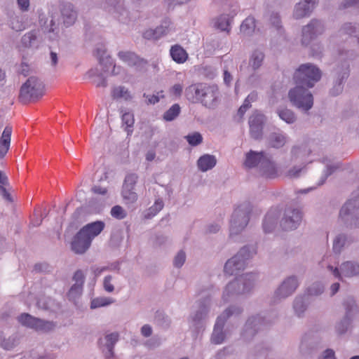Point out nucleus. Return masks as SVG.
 I'll use <instances>...</instances> for the list:
<instances>
[{
	"label": "nucleus",
	"instance_id": "obj_1",
	"mask_svg": "<svg viewBox=\"0 0 359 359\" xmlns=\"http://www.w3.org/2000/svg\"><path fill=\"white\" fill-rule=\"evenodd\" d=\"M321 78L320 70L312 64H304L295 71L293 76L296 86L289 91L290 102L296 107L309 111L313 104V97L308 89L314 86Z\"/></svg>",
	"mask_w": 359,
	"mask_h": 359
},
{
	"label": "nucleus",
	"instance_id": "obj_2",
	"mask_svg": "<svg viewBox=\"0 0 359 359\" xmlns=\"http://www.w3.org/2000/svg\"><path fill=\"white\" fill-rule=\"evenodd\" d=\"M186 97L191 102H201L205 107H214L219 97V90L216 86L205 83H195L185 90Z\"/></svg>",
	"mask_w": 359,
	"mask_h": 359
},
{
	"label": "nucleus",
	"instance_id": "obj_3",
	"mask_svg": "<svg viewBox=\"0 0 359 359\" xmlns=\"http://www.w3.org/2000/svg\"><path fill=\"white\" fill-rule=\"evenodd\" d=\"M44 95V85L37 77H29L20 88L19 100L22 103L35 102Z\"/></svg>",
	"mask_w": 359,
	"mask_h": 359
},
{
	"label": "nucleus",
	"instance_id": "obj_4",
	"mask_svg": "<svg viewBox=\"0 0 359 359\" xmlns=\"http://www.w3.org/2000/svg\"><path fill=\"white\" fill-rule=\"evenodd\" d=\"M252 211L249 203H244L233 211L230 224V235L236 234L244 229L249 222V215Z\"/></svg>",
	"mask_w": 359,
	"mask_h": 359
},
{
	"label": "nucleus",
	"instance_id": "obj_5",
	"mask_svg": "<svg viewBox=\"0 0 359 359\" xmlns=\"http://www.w3.org/2000/svg\"><path fill=\"white\" fill-rule=\"evenodd\" d=\"M19 322L25 326L32 328L38 332H48L54 330L55 324L52 321L43 320L32 316L28 313H22L18 317Z\"/></svg>",
	"mask_w": 359,
	"mask_h": 359
},
{
	"label": "nucleus",
	"instance_id": "obj_6",
	"mask_svg": "<svg viewBox=\"0 0 359 359\" xmlns=\"http://www.w3.org/2000/svg\"><path fill=\"white\" fill-rule=\"evenodd\" d=\"M248 248H243L239 252L224 265V272L229 275H237L238 271L245 268V260L250 258Z\"/></svg>",
	"mask_w": 359,
	"mask_h": 359
},
{
	"label": "nucleus",
	"instance_id": "obj_7",
	"mask_svg": "<svg viewBox=\"0 0 359 359\" xmlns=\"http://www.w3.org/2000/svg\"><path fill=\"white\" fill-rule=\"evenodd\" d=\"M241 311L238 308H234L233 311L232 310V308H229L224 312V313L217 318L211 337V341L213 344H219L223 342L224 339V334L222 332V327L225 320L233 313H239Z\"/></svg>",
	"mask_w": 359,
	"mask_h": 359
},
{
	"label": "nucleus",
	"instance_id": "obj_8",
	"mask_svg": "<svg viewBox=\"0 0 359 359\" xmlns=\"http://www.w3.org/2000/svg\"><path fill=\"white\" fill-rule=\"evenodd\" d=\"M324 31L325 27L320 21L312 20L302 29V44L307 45L312 39L322 34Z\"/></svg>",
	"mask_w": 359,
	"mask_h": 359
},
{
	"label": "nucleus",
	"instance_id": "obj_9",
	"mask_svg": "<svg viewBox=\"0 0 359 359\" xmlns=\"http://www.w3.org/2000/svg\"><path fill=\"white\" fill-rule=\"evenodd\" d=\"M302 215L299 210L291 208H287L281 221V226L285 230L295 229L302 221Z\"/></svg>",
	"mask_w": 359,
	"mask_h": 359
},
{
	"label": "nucleus",
	"instance_id": "obj_10",
	"mask_svg": "<svg viewBox=\"0 0 359 359\" xmlns=\"http://www.w3.org/2000/svg\"><path fill=\"white\" fill-rule=\"evenodd\" d=\"M105 224L102 221H96L83 226L80 230V235H83L91 243L93 239L97 236L104 229Z\"/></svg>",
	"mask_w": 359,
	"mask_h": 359
},
{
	"label": "nucleus",
	"instance_id": "obj_11",
	"mask_svg": "<svg viewBox=\"0 0 359 359\" xmlns=\"http://www.w3.org/2000/svg\"><path fill=\"white\" fill-rule=\"evenodd\" d=\"M349 215H353L355 226L359 227V198L348 200L341 208L339 212L341 219Z\"/></svg>",
	"mask_w": 359,
	"mask_h": 359
},
{
	"label": "nucleus",
	"instance_id": "obj_12",
	"mask_svg": "<svg viewBox=\"0 0 359 359\" xmlns=\"http://www.w3.org/2000/svg\"><path fill=\"white\" fill-rule=\"evenodd\" d=\"M118 56L123 62L129 66L136 67L139 69H144L147 65V61L143 58H140L135 53L130 51H120Z\"/></svg>",
	"mask_w": 359,
	"mask_h": 359
},
{
	"label": "nucleus",
	"instance_id": "obj_13",
	"mask_svg": "<svg viewBox=\"0 0 359 359\" xmlns=\"http://www.w3.org/2000/svg\"><path fill=\"white\" fill-rule=\"evenodd\" d=\"M264 116L259 113H254L249 118L250 135L254 139H259L262 135Z\"/></svg>",
	"mask_w": 359,
	"mask_h": 359
},
{
	"label": "nucleus",
	"instance_id": "obj_14",
	"mask_svg": "<svg viewBox=\"0 0 359 359\" xmlns=\"http://www.w3.org/2000/svg\"><path fill=\"white\" fill-rule=\"evenodd\" d=\"M297 278L295 277H290L278 289L276 295L280 298L287 297L297 289Z\"/></svg>",
	"mask_w": 359,
	"mask_h": 359
},
{
	"label": "nucleus",
	"instance_id": "obj_15",
	"mask_svg": "<svg viewBox=\"0 0 359 359\" xmlns=\"http://www.w3.org/2000/svg\"><path fill=\"white\" fill-rule=\"evenodd\" d=\"M91 243L79 231L72 242V250L77 254L84 253L90 246Z\"/></svg>",
	"mask_w": 359,
	"mask_h": 359
},
{
	"label": "nucleus",
	"instance_id": "obj_16",
	"mask_svg": "<svg viewBox=\"0 0 359 359\" xmlns=\"http://www.w3.org/2000/svg\"><path fill=\"white\" fill-rule=\"evenodd\" d=\"M172 29V23L170 21L164 22V25L157 27L154 30H148L144 33V38L157 39L170 33Z\"/></svg>",
	"mask_w": 359,
	"mask_h": 359
},
{
	"label": "nucleus",
	"instance_id": "obj_17",
	"mask_svg": "<svg viewBox=\"0 0 359 359\" xmlns=\"http://www.w3.org/2000/svg\"><path fill=\"white\" fill-rule=\"evenodd\" d=\"M12 127H5L0 138V158H4L9 150L12 134Z\"/></svg>",
	"mask_w": 359,
	"mask_h": 359
},
{
	"label": "nucleus",
	"instance_id": "obj_18",
	"mask_svg": "<svg viewBox=\"0 0 359 359\" xmlns=\"http://www.w3.org/2000/svg\"><path fill=\"white\" fill-rule=\"evenodd\" d=\"M170 55L172 59L177 64H184L189 58V54L187 50L178 44L171 46Z\"/></svg>",
	"mask_w": 359,
	"mask_h": 359
},
{
	"label": "nucleus",
	"instance_id": "obj_19",
	"mask_svg": "<svg viewBox=\"0 0 359 359\" xmlns=\"http://www.w3.org/2000/svg\"><path fill=\"white\" fill-rule=\"evenodd\" d=\"M266 156L264 152H255L250 151L246 154V158L244 165L247 168H253L257 165L261 167V163L266 159Z\"/></svg>",
	"mask_w": 359,
	"mask_h": 359
},
{
	"label": "nucleus",
	"instance_id": "obj_20",
	"mask_svg": "<svg viewBox=\"0 0 359 359\" xmlns=\"http://www.w3.org/2000/svg\"><path fill=\"white\" fill-rule=\"evenodd\" d=\"M73 280L75 283L71 287L69 291V297H74L81 293L84 283L85 276L81 270H77L74 275Z\"/></svg>",
	"mask_w": 359,
	"mask_h": 359
},
{
	"label": "nucleus",
	"instance_id": "obj_21",
	"mask_svg": "<svg viewBox=\"0 0 359 359\" xmlns=\"http://www.w3.org/2000/svg\"><path fill=\"white\" fill-rule=\"evenodd\" d=\"M259 169L262 175L266 178H273L277 175V169L274 163L267 156L266 159H264V161H262Z\"/></svg>",
	"mask_w": 359,
	"mask_h": 359
},
{
	"label": "nucleus",
	"instance_id": "obj_22",
	"mask_svg": "<svg viewBox=\"0 0 359 359\" xmlns=\"http://www.w3.org/2000/svg\"><path fill=\"white\" fill-rule=\"evenodd\" d=\"M279 215V211L276 208L271 209L267 212L263 222V228L266 233L270 232L274 227Z\"/></svg>",
	"mask_w": 359,
	"mask_h": 359
},
{
	"label": "nucleus",
	"instance_id": "obj_23",
	"mask_svg": "<svg viewBox=\"0 0 359 359\" xmlns=\"http://www.w3.org/2000/svg\"><path fill=\"white\" fill-rule=\"evenodd\" d=\"M64 23L69 26L74 23L76 19V12L74 10L73 5L65 4L61 9Z\"/></svg>",
	"mask_w": 359,
	"mask_h": 359
},
{
	"label": "nucleus",
	"instance_id": "obj_24",
	"mask_svg": "<svg viewBox=\"0 0 359 359\" xmlns=\"http://www.w3.org/2000/svg\"><path fill=\"white\" fill-rule=\"evenodd\" d=\"M216 158L214 156L205 154L198 160V167L200 170L205 172L212 169L216 164Z\"/></svg>",
	"mask_w": 359,
	"mask_h": 359
},
{
	"label": "nucleus",
	"instance_id": "obj_25",
	"mask_svg": "<svg viewBox=\"0 0 359 359\" xmlns=\"http://www.w3.org/2000/svg\"><path fill=\"white\" fill-rule=\"evenodd\" d=\"M111 97L114 100L123 99L130 100L132 98L130 92L124 86H116L111 90Z\"/></svg>",
	"mask_w": 359,
	"mask_h": 359
},
{
	"label": "nucleus",
	"instance_id": "obj_26",
	"mask_svg": "<svg viewBox=\"0 0 359 359\" xmlns=\"http://www.w3.org/2000/svg\"><path fill=\"white\" fill-rule=\"evenodd\" d=\"M341 271L344 276H353L359 274V265L351 262H346L341 265Z\"/></svg>",
	"mask_w": 359,
	"mask_h": 359
},
{
	"label": "nucleus",
	"instance_id": "obj_27",
	"mask_svg": "<svg viewBox=\"0 0 359 359\" xmlns=\"http://www.w3.org/2000/svg\"><path fill=\"white\" fill-rule=\"evenodd\" d=\"M255 20L254 18H247L241 25V32L245 34H250L255 31Z\"/></svg>",
	"mask_w": 359,
	"mask_h": 359
},
{
	"label": "nucleus",
	"instance_id": "obj_28",
	"mask_svg": "<svg viewBox=\"0 0 359 359\" xmlns=\"http://www.w3.org/2000/svg\"><path fill=\"white\" fill-rule=\"evenodd\" d=\"M311 11V6H306L303 4L299 3L295 7L294 17L296 19L302 18L309 15Z\"/></svg>",
	"mask_w": 359,
	"mask_h": 359
},
{
	"label": "nucleus",
	"instance_id": "obj_29",
	"mask_svg": "<svg viewBox=\"0 0 359 359\" xmlns=\"http://www.w3.org/2000/svg\"><path fill=\"white\" fill-rule=\"evenodd\" d=\"M37 39L36 33L35 31H31L25 34L21 39V43L25 48L32 47L36 42Z\"/></svg>",
	"mask_w": 359,
	"mask_h": 359
},
{
	"label": "nucleus",
	"instance_id": "obj_30",
	"mask_svg": "<svg viewBox=\"0 0 359 359\" xmlns=\"http://www.w3.org/2000/svg\"><path fill=\"white\" fill-rule=\"evenodd\" d=\"M114 300L109 297H100L93 299L91 301L90 308L96 309L102 306H106L112 304Z\"/></svg>",
	"mask_w": 359,
	"mask_h": 359
},
{
	"label": "nucleus",
	"instance_id": "obj_31",
	"mask_svg": "<svg viewBox=\"0 0 359 359\" xmlns=\"http://www.w3.org/2000/svg\"><path fill=\"white\" fill-rule=\"evenodd\" d=\"M133 189L129 187L122 189V196L127 203H133L137 200V195Z\"/></svg>",
	"mask_w": 359,
	"mask_h": 359
},
{
	"label": "nucleus",
	"instance_id": "obj_32",
	"mask_svg": "<svg viewBox=\"0 0 359 359\" xmlns=\"http://www.w3.org/2000/svg\"><path fill=\"white\" fill-rule=\"evenodd\" d=\"M180 112V105L178 104H175L164 113L163 118L168 121H172L179 115Z\"/></svg>",
	"mask_w": 359,
	"mask_h": 359
},
{
	"label": "nucleus",
	"instance_id": "obj_33",
	"mask_svg": "<svg viewBox=\"0 0 359 359\" xmlns=\"http://www.w3.org/2000/svg\"><path fill=\"white\" fill-rule=\"evenodd\" d=\"M163 208V202L161 199L156 200L154 204L150 207L147 212L146 217L151 218L155 216L159 211H161Z\"/></svg>",
	"mask_w": 359,
	"mask_h": 359
},
{
	"label": "nucleus",
	"instance_id": "obj_34",
	"mask_svg": "<svg viewBox=\"0 0 359 359\" xmlns=\"http://www.w3.org/2000/svg\"><path fill=\"white\" fill-rule=\"evenodd\" d=\"M280 118L287 123H292L295 121L296 116L293 111L290 109H284L278 111Z\"/></svg>",
	"mask_w": 359,
	"mask_h": 359
},
{
	"label": "nucleus",
	"instance_id": "obj_35",
	"mask_svg": "<svg viewBox=\"0 0 359 359\" xmlns=\"http://www.w3.org/2000/svg\"><path fill=\"white\" fill-rule=\"evenodd\" d=\"M264 59V54L259 51H255L250 59V65L254 69L259 68L262 65Z\"/></svg>",
	"mask_w": 359,
	"mask_h": 359
},
{
	"label": "nucleus",
	"instance_id": "obj_36",
	"mask_svg": "<svg viewBox=\"0 0 359 359\" xmlns=\"http://www.w3.org/2000/svg\"><path fill=\"white\" fill-rule=\"evenodd\" d=\"M285 143V137L280 134H273L270 137V144L271 147L279 148Z\"/></svg>",
	"mask_w": 359,
	"mask_h": 359
},
{
	"label": "nucleus",
	"instance_id": "obj_37",
	"mask_svg": "<svg viewBox=\"0 0 359 359\" xmlns=\"http://www.w3.org/2000/svg\"><path fill=\"white\" fill-rule=\"evenodd\" d=\"M185 138L191 146H197L203 142V137L198 132L189 134L185 137Z\"/></svg>",
	"mask_w": 359,
	"mask_h": 359
},
{
	"label": "nucleus",
	"instance_id": "obj_38",
	"mask_svg": "<svg viewBox=\"0 0 359 359\" xmlns=\"http://www.w3.org/2000/svg\"><path fill=\"white\" fill-rule=\"evenodd\" d=\"M122 122L126 126L128 133L132 132L130 128H133L135 123L133 114L130 112L124 113L122 115Z\"/></svg>",
	"mask_w": 359,
	"mask_h": 359
},
{
	"label": "nucleus",
	"instance_id": "obj_39",
	"mask_svg": "<svg viewBox=\"0 0 359 359\" xmlns=\"http://www.w3.org/2000/svg\"><path fill=\"white\" fill-rule=\"evenodd\" d=\"M215 27L222 30L229 32V22L228 19L224 16L219 17L215 22Z\"/></svg>",
	"mask_w": 359,
	"mask_h": 359
},
{
	"label": "nucleus",
	"instance_id": "obj_40",
	"mask_svg": "<svg viewBox=\"0 0 359 359\" xmlns=\"http://www.w3.org/2000/svg\"><path fill=\"white\" fill-rule=\"evenodd\" d=\"M355 32H357L355 27L351 26V24H345L339 30V36L343 37L347 35L349 37H352L353 34Z\"/></svg>",
	"mask_w": 359,
	"mask_h": 359
},
{
	"label": "nucleus",
	"instance_id": "obj_41",
	"mask_svg": "<svg viewBox=\"0 0 359 359\" xmlns=\"http://www.w3.org/2000/svg\"><path fill=\"white\" fill-rule=\"evenodd\" d=\"M138 176L135 173H130L126 175L123 187L133 188L137 181Z\"/></svg>",
	"mask_w": 359,
	"mask_h": 359
},
{
	"label": "nucleus",
	"instance_id": "obj_42",
	"mask_svg": "<svg viewBox=\"0 0 359 359\" xmlns=\"http://www.w3.org/2000/svg\"><path fill=\"white\" fill-rule=\"evenodd\" d=\"M111 215L112 217L121 219L126 217L124 210L120 205H115L111 208Z\"/></svg>",
	"mask_w": 359,
	"mask_h": 359
},
{
	"label": "nucleus",
	"instance_id": "obj_43",
	"mask_svg": "<svg viewBox=\"0 0 359 359\" xmlns=\"http://www.w3.org/2000/svg\"><path fill=\"white\" fill-rule=\"evenodd\" d=\"M106 339H107V346L108 347L109 350L111 351L114 344L118 339V334L116 332H114V333L108 334L106 336Z\"/></svg>",
	"mask_w": 359,
	"mask_h": 359
},
{
	"label": "nucleus",
	"instance_id": "obj_44",
	"mask_svg": "<svg viewBox=\"0 0 359 359\" xmlns=\"http://www.w3.org/2000/svg\"><path fill=\"white\" fill-rule=\"evenodd\" d=\"M345 240L346 238L344 236H337L333 243V250L336 252H339L345 243Z\"/></svg>",
	"mask_w": 359,
	"mask_h": 359
},
{
	"label": "nucleus",
	"instance_id": "obj_45",
	"mask_svg": "<svg viewBox=\"0 0 359 359\" xmlns=\"http://www.w3.org/2000/svg\"><path fill=\"white\" fill-rule=\"evenodd\" d=\"M183 91V86L181 83L173 85L169 90V93L172 96L180 97Z\"/></svg>",
	"mask_w": 359,
	"mask_h": 359
},
{
	"label": "nucleus",
	"instance_id": "obj_46",
	"mask_svg": "<svg viewBox=\"0 0 359 359\" xmlns=\"http://www.w3.org/2000/svg\"><path fill=\"white\" fill-rule=\"evenodd\" d=\"M186 259V255L184 252L180 251L174 259V265L176 267H181Z\"/></svg>",
	"mask_w": 359,
	"mask_h": 359
},
{
	"label": "nucleus",
	"instance_id": "obj_47",
	"mask_svg": "<svg viewBox=\"0 0 359 359\" xmlns=\"http://www.w3.org/2000/svg\"><path fill=\"white\" fill-rule=\"evenodd\" d=\"M242 280L244 281V288L243 291L248 290V287L251 285L252 282L255 280V277L254 274L247 273L241 277Z\"/></svg>",
	"mask_w": 359,
	"mask_h": 359
},
{
	"label": "nucleus",
	"instance_id": "obj_48",
	"mask_svg": "<svg viewBox=\"0 0 359 359\" xmlns=\"http://www.w3.org/2000/svg\"><path fill=\"white\" fill-rule=\"evenodd\" d=\"M15 346V340L14 339H6L0 336V346L4 348L6 350H10Z\"/></svg>",
	"mask_w": 359,
	"mask_h": 359
},
{
	"label": "nucleus",
	"instance_id": "obj_49",
	"mask_svg": "<svg viewBox=\"0 0 359 359\" xmlns=\"http://www.w3.org/2000/svg\"><path fill=\"white\" fill-rule=\"evenodd\" d=\"M112 277L107 276L104 278L103 281V286L105 291L107 292H112L114 290V287L111 283Z\"/></svg>",
	"mask_w": 359,
	"mask_h": 359
},
{
	"label": "nucleus",
	"instance_id": "obj_50",
	"mask_svg": "<svg viewBox=\"0 0 359 359\" xmlns=\"http://www.w3.org/2000/svg\"><path fill=\"white\" fill-rule=\"evenodd\" d=\"M294 309L295 310V312L298 314V316H299L300 313L305 310V306L302 299H297L294 301Z\"/></svg>",
	"mask_w": 359,
	"mask_h": 359
},
{
	"label": "nucleus",
	"instance_id": "obj_51",
	"mask_svg": "<svg viewBox=\"0 0 359 359\" xmlns=\"http://www.w3.org/2000/svg\"><path fill=\"white\" fill-rule=\"evenodd\" d=\"M163 91L158 93V95H146L144 94V96L148 99V104H155L159 101V94H161V97H163Z\"/></svg>",
	"mask_w": 359,
	"mask_h": 359
},
{
	"label": "nucleus",
	"instance_id": "obj_52",
	"mask_svg": "<svg viewBox=\"0 0 359 359\" xmlns=\"http://www.w3.org/2000/svg\"><path fill=\"white\" fill-rule=\"evenodd\" d=\"M106 53V50L104 47L100 48H97L95 52V55L97 57L99 60V62L101 65L104 63V55Z\"/></svg>",
	"mask_w": 359,
	"mask_h": 359
},
{
	"label": "nucleus",
	"instance_id": "obj_53",
	"mask_svg": "<svg viewBox=\"0 0 359 359\" xmlns=\"http://www.w3.org/2000/svg\"><path fill=\"white\" fill-rule=\"evenodd\" d=\"M11 27L15 31H21L25 29L24 26L22 24H20L18 19H13L11 21Z\"/></svg>",
	"mask_w": 359,
	"mask_h": 359
},
{
	"label": "nucleus",
	"instance_id": "obj_54",
	"mask_svg": "<svg viewBox=\"0 0 359 359\" xmlns=\"http://www.w3.org/2000/svg\"><path fill=\"white\" fill-rule=\"evenodd\" d=\"M142 334L144 337H149L151 334L152 330L149 325H144L141 329Z\"/></svg>",
	"mask_w": 359,
	"mask_h": 359
},
{
	"label": "nucleus",
	"instance_id": "obj_55",
	"mask_svg": "<svg viewBox=\"0 0 359 359\" xmlns=\"http://www.w3.org/2000/svg\"><path fill=\"white\" fill-rule=\"evenodd\" d=\"M18 4L22 11H27L29 6V0H18Z\"/></svg>",
	"mask_w": 359,
	"mask_h": 359
},
{
	"label": "nucleus",
	"instance_id": "obj_56",
	"mask_svg": "<svg viewBox=\"0 0 359 359\" xmlns=\"http://www.w3.org/2000/svg\"><path fill=\"white\" fill-rule=\"evenodd\" d=\"M93 191L97 194L105 195L107 193V189L99 186L94 187Z\"/></svg>",
	"mask_w": 359,
	"mask_h": 359
},
{
	"label": "nucleus",
	"instance_id": "obj_57",
	"mask_svg": "<svg viewBox=\"0 0 359 359\" xmlns=\"http://www.w3.org/2000/svg\"><path fill=\"white\" fill-rule=\"evenodd\" d=\"M349 6H357L359 7V0H346L344 3V7L347 8Z\"/></svg>",
	"mask_w": 359,
	"mask_h": 359
},
{
	"label": "nucleus",
	"instance_id": "obj_58",
	"mask_svg": "<svg viewBox=\"0 0 359 359\" xmlns=\"http://www.w3.org/2000/svg\"><path fill=\"white\" fill-rule=\"evenodd\" d=\"M323 359H336L334 352L331 349H327L324 352Z\"/></svg>",
	"mask_w": 359,
	"mask_h": 359
},
{
	"label": "nucleus",
	"instance_id": "obj_59",
	"mask_svg": "<svg viewBox=\"0 0 359 359\" xmlns=\"http://www.w3.org/2000/svg\"><path fill=\"white\" fill-rule=\"evenodd\" d=\"M5 185H0V193L1 194V195L7 200H11V196L10 194H8V192L7 191L6 187H4Z\"/></svg>",
	"mask_w": 359,
	"mask_h": 359
},
{
	"label": "nucleus",
	"instance_id": "obj_60",
	"mask_svg": "<svg viewBox=\"0 0 359 359\" xmlns=\"http://www.w3.org/2000/svg\"><path fill=\"white\" fill-rule=\"evenodd\" d=\"M232 80V77H231V75L230 74V73L225 70L224 72V82L226 83V84H229L230 82Z\"/></svg>",
	"mask_w": 359,
	"mask_h": 359
},
{
	"label": "nucleus",
	"instance_id": "obj_61",
	"mask_svg": "<svg viewBox=\"0 0 359 359\" xmlns=\"http://www.w3.org/2000/svg\"><path fill=\"white\" fill-rule=\"evenodd\" d=\"M8 183V178L6 175L0 170V185H6Z\"/></svg>",
	"mask_w": 359,
	"mask_h": 359
},
{
	"label": "nucleus",
	"instance_id": "obj_62",
	"mask_svg": "<svg viewBox=\"0 0 359 359\" xmlns=\"http://www.w3.org/2000/svg\"><path fill=\"white\" fill-rule=\"evenodd\" d=\"M37 306L39 308L43 309H47L48 307V303L46 302V301L45 299H39L37 302Z\"/></svg>",
	"mask_w": 359,
	"mask_h": 359
},
{
	"label": "nucleus",
	"instance_id": "obj_63",
	"mask_svg": "<svg viewBox=\"0 0 359 359\" xmlns=\"http://www.w3.org/2000/svg\"><path fill=\"white\" fill-rule=\"evenodd\" d=\"M156 154L154 151H149L146 154V159L148 161H151L155 158Z\"/></svg>",
	"mask_w": 359,
	"mask_h": 359
},
{
	"label": "nucleus",
	"instance_id": "obj_64",
	"mask_svg": "<svg viewBox=\"0 0 359 359\" xmlns=\"http://www.w3.org/2000/svg\"><path fill=\"white\" fill-rule=\"evenodd\" d=\"M339 289V284L338 283H333L330 287L332 295H334V294H336L338 292Z\"/></svg>",
	"mask_w": 359,
	"mask_h": 359
}]
</instances>
